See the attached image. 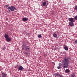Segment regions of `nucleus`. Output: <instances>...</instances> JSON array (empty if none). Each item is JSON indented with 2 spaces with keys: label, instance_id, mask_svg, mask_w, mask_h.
I'll return each mask as SVG.
<instances>
[{
  "label": "nucleus",
  "instance_id": "nucleus-23",
  "mask_svg": "<svg viewBox=\"0 0 77 77\" xmlns=\"http://www.w3.org/2000/svg\"><path fill=\"white\" fill-rule=\"evenodd\" d=\"M59 66H62V63H59Z\"/></svg>",
  "mask_w": 77,
  "mask_h": 77
},
{
  "label": "nucleus",
  "instance_id": "nucleus-28",
  "mask_svg": "<svg viewBox=\"0 0 77 77\" xmlns=\"http://www.w3.org/2000/svg\"><path fill=\"white\" fill-rule=\"evenodd\" d=\"M3 50H5V48H3Z\"/></svg>",
  "mask_w": 77,
  "mask_h": 77
},
{
  "label": "nucleus",
  "instance_id": "nucleus-26",
  "mask_svg": "<svg viewBox=\"0 0 77 77\" xmlns=\"http://www.w3.org/2000/svg\"><path fill=\"white\" fill-rule=\"evenodd\" d=\"M6 8L7 9H9V7H7Z\"/></svg>",
  "mask_w": 77,
  "mask_h": 77
},
{
  "label": "nucleus",
  "instance_id": "nucleus-18",
  "mask_svg": "<svg viewBox=\"0 0 77 77\" xmlns=\"http://www.w3.org/2000/svg\"><path fill=\"white\" fill-rule=\"evenodd\" d=\"M13 9H15V11H17V8H15V7L14 6H13Z\"/></svg>",
  "mask_w": 77,
  "mask_h": 77
},
{
  "label": "nucleus",
  "instance_id": "nucleus-22",
  "mask_svg": "<svg viewBox=\"0 0 77 77\" xmlns=\"http://www.w3.org/2000/svg\"><path fill=\"white\" fill-rule=\"evenodd\" d=\"M7 12H8V13H9V12H10V10L9 9L7 11Z\"/></svg>",
  "mask_w": 77,
  "mask_h": 77
},
{
  "label": "nucleus",
  "instance_id": "nucleus-24",
  "mask_svg": "<svg viewBox=\"0 0 77 77\" xmlns=\"http://www.w3.org/2000/svg\"><path fill=\"white\" fill-rule=\"evenodd\" d=\"M5 6H6V7H9V5H6Z\"/></svg>",
  "mask_w": 77,
  "mask_h": 77
},
{
  "label": "nucleus",
  "instance_id": "nucleus-6",
  "mask_svg": "<svg viewBox=\"0 0 77 77\" xmlns=\"http://www.w3.org/2000/svg\"><path fill=\"white\" fill-rule=\"evenodd\" d=\"M6 40L7 42H10V41H11V39L9 37L6 38Z\"/></svg>",
  "mask_w": 77,
  "mask_h": 77
},
{
  "label": "nucleus",
  "instance_id": "nucleus-27",
  "mask_svg": "<svg viewBox=\"0 0 77 77\" xmlns=\"http://www.w3.org/2000/svg\"><path fill=\"white\" fill-rule=\"evenodd\" d=\"M75 42L76 43V44H77V40L75 41Z\"/></svg>",
  "mask_w": 77,
  "mask_h": 77
},
{
  "label": "nucleus",
  "instance_id": "nucleus-8",
  "mask_svg": "<svg viewBox=\"0 0 77 77\" xmlns=\"http://www.w3.org/2000/svg\"><path fill=\"white\" fill-rule=\"evenodd\" d=\"M2 77H6V74L5 73H2Z\"/></svg>",
  "mask_w": 77,
  "mask_h": 77
},
{
  "label": "nucleus",
  "instance_id": "nucleus-15",
  "mask_svg": "<svg viewBox=\"0 0 77 77\" xmlns=\"http://www.w3.org/2000/svg\"><path fill=\"white\" fill-rule=\"evenodd\" d=\"M53 36L54 38L57 37V34H56L54 33L53 34Z\"/></svg>",
  "mask_w": 77,
  "mask_h": 77
},
{
  "label": "nucleus",
  "instance_id": "nucleus-7",
  "mask_svg": "<svg viewBox=\"0 0 77 77\" xmlns=\"http://www.w3.org/2000/svg\"><path fill=\"white\" fill-rule=\"evenodd\" d=\"M68 20H69V21H70V22H74V19H73V18H70L69 19H68Z\"/></svg>",
  "mask_w": 77,
  "mask_h": 77
},
{
  "label": "nucleus",
  "instance_id": "nucleus-16",
  "mask_svg": "<svg viewBox=\"0 0 77 77\" xmlns=\"http://www.w3.org/2000/svg\"><path fill=\"white\" fill-rule=\"evenodd\" d=\"M64 49L65 50H66V51H68V48L67 47H64Z\"/></svg>",
  "mask_w": 77,
  "mask_h": 77
},
{
  "label": "nucleus",
  "instance_id": "nucleus-25",
  "mask_svg": "<svg viewBox=\"0 0 77 77\" xmlns=\"http://www.w3.org/2000/svg\"><path fill=\"white\" fill-rule=\"evenodd\" d=\"M25 54H26V55H28V53L25 52Z\"/></svg>",
  "mask_w": 77,
  "mask_h": 77
},
{
  "label": "nucleus",
  "instance_id": "nucleus-20",
  "mask_svg": "<svg viewBox=\"0 0 77 77\" xmlns=\"http://www.w3.org/2000/svg\"><path fill=\"white\" fill-rule=\"evenodd\" d=\"M61 68V66H57V68L58 69H60Z\"/></svg>",
  "mask_w": 77,
  "mask_h": 77
},
{
  "label": "nucleus",
  "instance_id": "nucleus-13",
  "mask_svg": "<svg viewBox=\"0 0 77 77\" xmlns=\"http://www.w3.org/2000/svg\"><path fill=\"white\" fill-rule=\"evenodd\" d=\"M75 76V75L74 73H72L71 75V77H74Z\"/></svg>",
  "mask_w": 77,
  "mask_h": 77
},
{
  "label": "nucleus",
  "instance_id": "nucleus-1",
  "mask_svg": "<svg viewBox=\"0 0 77 77\" xmlns=\"http://www.w3.org/2000/svg\"><path fill=\"white\" fill-rule=\"evenodd\" d=\"M69 60L68 59H64L62 63V66L63 68H66L69 66Z\"/></svg>",
  "mask_w": 77,
  "mask_h": 77
},
{
  "label": "nucleus",
  "instance_id": "nucleus-9",
  "mask_svg": "<svg viewBox=\"0 0 77 77\" xmlns=\"http://www.w3.org/2000/svg\"><path fill=\"white\" fill-rule=\"evenodd\" d=\"M70 72V70L69 69H66L65 71V72L66 73H69Z\"/></svg>",
  "mask_w": 77,
  "mask_h": 77
},
{
  "label": "nucleus",
  "instance_id": "nucleus-12",
  "mask_svg": "<svg viewBox=\"0 0 77 77\" xmlns=\"http://www.w3.org/2000/svg\"><path fill=\"white\" fill-rule=\"evenodd\" d=\"M46 3H47L46 2H43L42 3L43 6H45Z\"/></svg>",
  "mask_w": 77,
  "mask_h": 77
},
{
  "label": "nucleus",
  "instance_id": "nucleus-21",
  "mask_svg": "<svg viewBox=\"0 0 77 77\" xmlns=\"http://www.w3.org/2000/svg\"><path fill=\"white\" fill-rule=\"evenodd\" d=\"M75 10H77V6H75Z\"/></svg>",
  "mask_w": 77,
  "mask_h": 77
},
{
  "label": "nucleus",
  "instance_id": "nucleus-3",
  "mask_svg": "<svg viewBox=\"0 0 77 77\" xmlns=\"http://www.w3.org/2000/svg\"><path fill=\"white\" fill-rule=\"evenodd\" d=\"M9 9L11 11H14V6H11L9 7Z\"/></svg>",
  "mask_w": 77,
  "mask_h": 77
},
{
  "label": "nucleus",
  "instance_id": "nucleus-5",
  "mask_svg": "<svg viewBox=\"0 0 77 77\" xmlns=\"http://www.w3.org/2000/svg\"><path fill=\"white\" fill-rule=\"evenodd\" d=\"M23 69V67L21 66H20L18 68V69L20 70V71H22Z\"/></svg>",
  "mask_w": 77,
  "mask_h": 77
},
{
  "label": "nucleus",
  "instance_id": "nucleus-2",
  "mask_svg": "<svg viewBox=\"0 0 77 77\" xmlns=\"http://www.w3.org/2000/svg\"><path fill=\"white\" fill-rule=\"evenodd\" d=\"M22 50L24 51H26L28 52L30 51V47L28 46H26L25 45H23L22 46Z\"/></svg>",
  "mask_w": 77,
  "mask_h": 77
},
{
  "label": "nucleus",
  "instance_id": "nucleus-10",
  "mask_svg": "<svg viewBox=\"0 0 77 77\" xmlns=\"http://www.w3.org/2000/svg\"><path fill=\"white\" fill-rule=\"evenodd\" d=\"M23 21H27V18L26 17H24L22 19Z\"/></svg>",
  "mask_w": 77,
  "mask_h": 77
},
{
  "label": "nucleus",
  "instance_id": "nucleus-4",
  "mask_svg": "<svg viewBox=\"0 0 77 77\" xmlns=\"http://www.w3.org/2000/svg\"><path fill=\"white\" fill-rule=\"evenodd\" d=\"M69 24L71 26H74V23H73V22H69Z\"/></svg>",
  "mask_w": 77,
  "mask_h": 77
},
{
  "label": "nucleus",
  "instance_id": "nucleus-14",
  "mask_svg": "<svg viewBox=\"0 0 77 77\" xmlns=\"http://www.w3.org/2000/svg\"><path fill=\"white\" fill-rule=\"evenodd\" d=\"M54 75L55 76H57V77H59V76H60V74L59 73H55L54 74Z\"/></svg>",
  "mask_w": 77,
  "mask_h": 77
},
{
  "label": "nucleus",
  "instance_id": "nucleus-17",
  "mask_svg": "<svg viewBox=\"0 0 77 77\" xmlns=\"http://www.w3.org/2000/svg\"><path fill=\"white\" fill-rule=\"evenodd\" d=\"M38 37L39 38H41V34L38 35Z\"/></svg>",
  "mask_w": 77,
  "mask_h": 77
},
{
  "label": "nucleus",
  "instance_id": "nucleus-19",
  "mask_svg": "<svg viewBox=\"0 0 77 77\" xmlns=\"http://www.w3.org/2000/svg\"><path fill=\"white\" fill-rule=\"evenodd\" d=\"M75 20H77V16H75L74 17Z\"/></svg>",
  "mask_w": 77,
  "mask_h": 77
},
{
  "label": "nucleus",
  "instance_id": "nucleus-11",
  "mask_svg": "<svg viewBox=\"0 0 77 77\" xmlns=\"http://www.w3.org/2000/svg\"><path fill=\"white\" fill-rule=\"evenodd\" d=\"M4 37L5 38H9V35L8 34H5Z\"/></svg>",
  "mask_w": 77,
  "mask_h": 77
},
{
  "label": "nucleus",
  "instance_id": "nucleus-29",
  "mask_svg": "<svg viewBox=\"0 0 77 77\" xmlns=\"http://www.w3.org/2000/svg\"><path fill=\"white\" fill-rule=\"evenodd\" d=\"M18 65H17L16 67V68H17L18 67Z\"/></svg>",
  "mask_w": 77,
  "mask_h": 77
},
{
  "label": "nucleus",
  "instance_id": "nucleus-30",
  "mask_svg": "<svg viewBox=\"0 0 77 77\" xmlns=\"http://www.w3.org/2000/svg\"><path fill=\"white\" fill-rule=\"evenodd\" d=\"M67 58V59H69V58Z\"/></svg>",
  "mask_w": 77,
  "mask_h": 77
}]
</instances>
